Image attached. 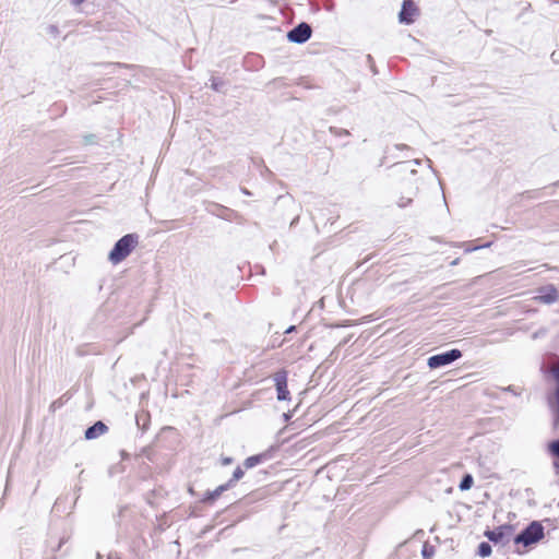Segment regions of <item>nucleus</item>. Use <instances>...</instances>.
<instances>
[{
    "label": "nucleus",
    "mask_w": 559,
    "mask_h": 559,
    "mask_svg": "<svg viewBox=\"0 0 559 559\" xmlns=\"http://www.w3.org/2000/svg\"><path fill=\"white\" fill-rule=\"evenodd\" d=\"M423 165L420 159L396 163L393 166L395 174L402 178V192L396 200V205L404 209L412 204L419 191L421 176H418L417 167Z\"/></svg>",
    "instance_id": "1"
},
{
    "label": "nucleus",
    "mask_w": 559,
    "mask_h": 559,
    "mask_svg": "<svg viewBox=\"0 0 559 559\" xmlns=\"http://www.w3.org/2000/svg\"><path fill=\"white\" fill-rule=\"evenodd\" d=\"M138 245V236L134 234H128L120 238L112 250L108 254V260L112 264H118L123 261Z\"/></svg>",
    "instance_id": "2"
},
{
    "label": "nucleus",
    "mask_w": 559,
    "mask_h": 559,
    "mask_svg": "<svg viewBox=\"0 0 559 559\" xmlns=\"http://www.w3.org/2000/svg\"><path fill=\"white\" fill-rule=\"evenodd\" d=\"M544 537V527L538 522H532L521 534L514 538L515 544L530 546Z\"/></svg>",
    "instance_id": "3"
},
{
    "label": "nucleus",
    "mask_w": 559,
    "mask_h": 559,
    "mask_svg": "<svg viewBox=\"0 0 559 559\" xmlns=\"http://www.w3.org/2000/svg\"><path fill=\"white\" fill-rule=\"evenodd\" d=\"M462 353L459 349H451L445 353H441L438 355H433L428 358L427 365L431 369H436L439 367H443L447 365H450L451 362L455 361L456 359L461 358Z\"/></svg>",
    "instance_id": "4"
},
{
    "label": "nucleus",
    "mask_w": 559,
    "mask_h": 559,
    "mask_svg": "<svg viewBox=\"0 0 559 559\" xmlns=\"http://www.w3.org/2000/svg\"><path fill=\"white\" fill-rule=\"evenodd\" d=\"M485 536L493 544L504 546L511 540L512 527L508 525L499 526L496 530L487 531Z\"/></svg>",
    "instance_id": "5"
},
{
    "label": "nucleus",
    "mask_w": 559,
    "mask_h": 559,
    "mask_svg": "<svg viewBox=\"0 0 559 559\" xmlns=\"http://www.w3.org/2000/svg\"><path fill=\"white\" fill-rule=\"evenodd\" d=\"M311 33V27L307 23H300L288 32L287 38L292 43L302 44L310 38Z\"/></svg>",
    "instance_id": "6"
},
{
    "label": "nucleus",
    "mask_w": 559,
    "mask_h": 559,
    "mask_svg": "<svg viewBox=\"0 0 559 559\" xmlns=\"http://www.w3.org/2000/svg\"><path fill=\"white\" fill-rule=\"evenodd\" d=\"M417 14V8L415 3L411 0H405L403 2L402 10L400 12V22L405 24H411L414 21V17Z\"/></svg>",
    "instance_id": "7"
},
{
    "label": "nucleus",
    "mask_w": 559,
    "mask_h": 559,
    "mask_svg": "<svg viewBox=\"0 0 559 559\" xmlns=\"http://www.w3.org/2000/svg\"><path fill=\"white\" fill-rule=\"evenodd\" d=\"M275 384L277 391V399L280 401H285L288 399L289 392L287 390V382L285 373H276L275 374Z\"/></svg>",
    "instance_id": "8"
},
{
    "label": "nucleus",
    "mask_w": 559,
    "mask_h": 559,
    "mask_svg": "<svg viewBox=\"0 0 559 559\" xmlns=\"http://www.w3.org/2000/svg\"><path fill=\"white\" fill-rule=\"evenodd\" d=\"M107 426L103 421H97L93 426L86 429L85 431V438L87 440L95 439L107 431Z\"/></svg>",
    "instance_id": "9"
},
{
    "label": "nucleus",
    "mask_w": 559,
    "mask_h": 559,
    "mask_svg": "<svg viewBox=\"0 0 559 559\" xmlns=\"http://www.w3.org/2000/svg\"><path fill=\"white\" fill-rule=\"evenodd\" d=\"M229 487H230V483H227L226 485H222V486L217 487L214 491L209 493L207 499L209 500L216 499L217 497H219V495L223 491L227 490Z\"/></svg>",
    "instance_id": "10"
},
{
    "label": "nucleus",
    "mask_w": 559,
    "mask_h": 559,
    "mask_svg": "<svg viewBox=\"0 0 559 559\" xmlns=\"http://www.w3.org/2000/svg\"><path fill=\"white\" fill-rule=\"evenodd\" d=\"M260 462H261V456L260 455H253V456L247 457L243 464H245V466L247 468H252L255 465H258Z\"/></svg>",
    "instance_id": "11"
},
{
    "label": "nucleus",
    "mask_w": 559,
    "mask_h": 559,
    "mask_svg": "<svg viewBox=\"0 0 559 559\" xmlns=\"http://www.w3.org/2000/svg\"><path fill=\"white\" fill-rule=\"evenodd\" d=\"M491 554V546L488 543H481L478 547V555L480 557H488Z\"/></svg>",
    "instance_id": "12"
},
{
    "label": "nucleus",
    "mask_w": 559,
    "mask_h": 559,
    "mask_svg": "<svg viewBox=\"0 0 559 559\" xmlns=\"http://www.w3.org/2000/svg\"><path fill=\"white\" fill-rule=\"evenodd\" d=\"M473 485V477L471 475H466L463 477L461 484H460V489L461 490H468Z\"/></svg>",
    "instance_id": "13"
},
{
    "label": "nucleus",
    "mask_w": 559,
    "mask_h": 559,
    "mask_svg": "<svg viewBox=\"0 0 559 559\" xmlns=\"http://www.w3.org/2000/svg\"><path fill=\"white\" fill-rule=\"evenodd\" d=\"M548 451L559 460V439L548 444Z\"/></svg>",
    "instance_id": "14"
},
{
    "label": "nucleus",
    "mask_w": 559,
    "mask_h": 559,
    "mask_svg": "<svg viewBox=\"0 0 559 559\" xmlns=\"http://www.w3.org/2000/svg\"><path fill=\"white\" fill-rule=\"evenodd\" d=\"M555 417H556V421L559 424V383L557 385V389H556V393H555Z\"/></svg>",
    "instance_id": "15"
},
{
    "label": "nucleus",
    "mask_w": 559,
    "mask_h": 559,
    "mask_svg": "<svg viewBox=\"0 0 559 559\" xmlns=\"http://www.w3.org/2000/svg\"><path fill=\"white\" fill-rule=\"evenodd\" d=\"M243 476V471L240 468V467H237L235 471H234V474H233V478L229 480L230 485L237 480H239L240 478H242Z\"/></svg>",
    "instance_id": "16"
},
{
    "label": "nucleus",
    "mask_w": 559,
    "mask_h": 559,
    "mask_svg": "<svg viewBox=\"0 0 559 559\" xmlns=\"http://www.w3.org/2000/svg\"><path fill=\"white\" fill-rule=\"evenodd\" d=\"M222 85H223L222 82H219L217 79H215V78L211 79V86L213 90L221 91Z\"/></svg>",
    "instance_id": "17"
},
{
    "label": "nucleus",
    "mask_w": 559,
    "mask_h": 559,
    "mask_svg": "<svg viewBox=\"0 0 559 559\" xmlns=\"http://www.w3.org/2000/svg\"><path fill=\"white\" fill-rule=\"evenodd\" d=\"M231 462H233L231 457H223V460H222L223 465H229V464H231Z\"/></svg>",
    "instance_id": "18"
},
{
    "label": "nucleus",
    "mask_w": 559,
    "mask_h": 559,
    "mask_svg": "<svg viewBox=\"0 0 559 559\" xmlns=\"http://www.w3.org/2000/svg\"><path fill=\"white\" fill-rule=\"evenodd\" d=\"M555 377L559 383V366L555 369Z\"/></svg>",
    "instance_id": "19"
},
{
    "label": "nucleus",
    "mask_w": 559,
    "mask_h": 559,
    "mask_svg": "<svg viewBox=\"0 0 559 559\" xmlns=\"http://www.w3.org/2000/svg\"><path fill=\"white\" fill-rule=\"evenodd\" d=\"M423 555H424V557H425L426 559H429V552H427V550H426V549H424Z\"/></svg>",
    "instance_id": "20"
},
{
    "label": "nucleus",
    "mask_w": 559,
    "mask_h": 559,
    "mask_svg": "<svg viewBox=\"0 0 559 559\" xmlns=\"http://www.w3.org/2000/svg\"><path fill=\"white\" fill-rule=\"evenodd\" d=\"M552 58H554L555 60H559V53L557 55L556 52H554V53H552Z\"/></svg>",
    "instance_id": "21"
},
{
    "label": "nucleus",
    "mask_w": 559,
    "mask_h": 559,
    "mask_svg": "<svg viewBox=\"0 0 559 559\" xmlns=\"http://www.w3.org/2000/svg\"><path fill=\"white\" fill-rule=\"evenodd\" d=\"M293 330H295V326H290V328H288V329L286 330V333H290V332H293Z\"/></svg>",
    "instance_id": "22"
},
{
    "label": "nucleus",
    "mask_w": 559,
    "mask_h": 559,
    "mask_svg": "<svg viewBox=\"0 0 559 559\" xmlns=\"http://www.w3.org/2000/svg\"><path fill=\"white\" fill-rule=\"evenodd\" d=\"M552 300H555V297H550V296H549V297H547V301H548V302H550V301H552Z\"/></svg>",
    "instance_id": "23"
},
{
    "label": "nucleus",
    "mask_w": 559,
    "mask_h": 559,
    "mask_svg": "<svg viewBox=\"0 0 559 559\" xmlns=\"http://www.w3.org/2000/svg\"><path fill=\"white\" fill-rule=\"evenodd\" d=\"M427 163H428V165H427V169H430V168H431L430 160H429V159H427Z\"/></svg>",
    "instance_id": "24"
}]
</instances>
